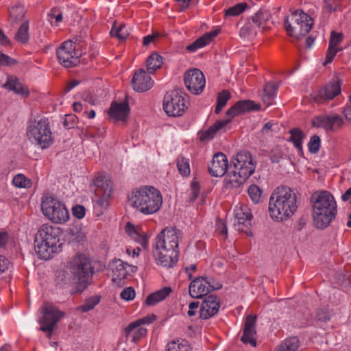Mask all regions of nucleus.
I'll return each mask as SVG.
<instances>
[{
  "label": "nucleus",
  "mask_w": 351,
  "mask_h": 351,
  "mask_svg": "<svg viewBox=\"0 0 351 351\" xmlns=\"http://www.w3.org/2000/svg\"><path fill=\"white\" fill-rule=\"evenodd\" d=\"M27 136L32 143L39 145L41 149L49 147L52 143V137L48 119L41 118L31 123L28 126Z\"/></svg>",
  "instance_id": "8"
},
{
  "label": "nucleus",
  "mask_w": 351,
  "mask_h": 351,
  "mask_svg": "<svg viewBox=\"0 0 351 351\" xmlns=\"http://www.w3.org/2000/svg\"><path fill=\"white\" fill-rule=\"evenodd\" d=\"M184 81L187 89L195 95L202 92L206 84L203 73L197 69H192L186 72Z\"/></svg>",
  "instance_id": "14"
},
{
  "label": "nucleus",
  "mask_w": 351,
  "mask_h": 351,
  "mask_svg": "<svg viewBox=\"0 0 351 351\" xmlns=\"http://www.w3.org/2000/svg\"><path fill=\"white\" fill-rule=\"evenodd\" d=\"M57 57L60 63L64 67H72L78 62L80 53L75 49V45L71 40L64 42L57 49Z\"/></svg>",
  "instance_id": "13"
},
{
  "label": "nucleus",
  "mask_w": 351,
  "mask_h": 351,
  "mask_svg": "<svg viewBox=\"0 0 351 351\" xmlns=\"http://www.w3.org/2000/svg\"><path fill=\"white\" fill-rule=\"evenodd\" d=\"M256 322V317L255 315H250L247 316L243 328V334L241 338V340L243 343H250L254 347L256 346L255 339V335L256 334L255 328Z\"/></svg>",
  "instance_id": "23"
},
{
  "label": "nucleus",
  "mask_w": 351,
  "mask_h": 351,
  "mask_svg": "<svg viewBox=\"0 0 351 351\" xmlns=\"http://www.w3.org/2000/svg\"><path fill=\"white\" fill-rule=\"evenodd\" d=\"M120 296L123 300H132L135 297V291L132 287H127L121 291Z\"/></svg>",
  "instance_id": "57"
},
{
  "label": "nucleus",
  "mask_w": 351,
  "mask_h": 351,
  "mask_svg": "<svg viewBox=\"0 0 351 351\" xmlns=\"http://www.w3.org/2000/svg\"><path fill=\"white\" fill-rule=\"evenodd\" d=\"M147 330L145 328L136 326L131 330H128V326L125 328V334L127 337H130L132 342L138 341L141 337L146 335Z\"/></svg>",
  "instance_id": "41"
},
{
  "label": "nucleus",
  "mask_w": 351,
  "mask_h": 351,
  "mask_svg": "<svg viewBox=\"0 0 351 351\" xmlns=\"http://www.w3.org/2000/svg\"><path fill=\"white\" fill-rule=\"evenodd\" d=\"M34 250L39 258L48 260L58 253L60 248V245H51L49 243L43 242L40 239L35 237Z\"/></svg>",
  "instance_id": "22"
},
{
  "label": "nucleus",
  "mask_w": 351,
  "mask_h": 351,
  "mask_svg": "<svg viewBox=\"0 0 351 351\" xmlns=\"http://www.w3.org/2000/svg\"><path fill=\"white\" fill-rule=\"evenodd\" d=\"M186 108V100L180 90H173L165 94L163 109L168 116H182Z\"/></svg>",
  "instance_id": "11"
},
{
  "label": "nucleus",
  "mask_w": 351,
  "mask_h": 351,
  "mask_svg": "<svg viewBox=\"0 0 351 351\" xmlns=\"http://www.w3.org/2000/svg\"><path fill=\"white\" fill-rule=\"evenodd\" d=\"M312 19L302 10H295L286 17L284 27L290 36L300 40L311 29Z\"/></svg>",
  "instance_id": "7"
},
{
  "label": "nucleus",
  "mask_w": 351,
  "mask_h": 351,
  "mask_svg": "<svg viewBox=\"0 0 351 351\" xmlns=\"http://www.w3.org/2000/svg\"><path fill=\"white\" fill-rule=\"evenodd\" d=\"M162 64V57L157 53H152L147 59V69L149 73H153Z\"/></svg>",
  "instance_id": "38"
},
{
  "label": "nucleus",
  "mask_w": 351,
  "mask_h": 351,
  "mask_svg": "<svg viewBox=\"0 0 351 351\" xmlns=\"http://www.w3.org/2000/svg\"><path fill=\"white\" fill-rule=\"evenodd\" d=\"M247 191L250 199L254 203L257 204L261 201L262 192L258 186L255 184L251 185L248 188Z\"/></svg>",
  "instance_id": "50"
},
{
  "label": "nucleus",
  "mask_w": 351,
  "mask_h": 351,
  "mask_svg": "<svg viewBox=\"0 0 351 351\" xmlns=\"http://www.w3.org/2000/svg\"><path fill=\"white\" fill-rule=\"evenodd\" d=\"M48 16L50 18H54L56 19V21L57 23H60L62 20V14L60 12H59L58 9L54 8L51 10L50 12L49 13Z\"/></svg>",
  "instance_id": "63"
},
{
  "label": "nucleus",
  "mask_w": 351,
  "mask_h": 351,
  "mask_svg": "<svg viewBox=\"0 0 351 351\" xmlns=\"http://www.w3.org/2000/svg\"><path fill=\"white\" fill-rule=\"evenodd\" d=\"M256 162L247 151H241L230 160L228 175L226 178L227 187H239L254 172Z\"/></svg>",
  "instance_id": "3"
},
{
  "label": "nucleus",
  "mask_w": 351,
  "mask_h": 351,
  "mask_svg": "<svg viewBox=\"0 0 351 351\" xmlns=\"http://www.w3.org/2000/svg\"><path fill=\"white\" fill-rule=\"evenodd\" d=\"M67 237L71 242H80L84 238V234L75 226L68 229Z\"/></svg>",
  "instance_id": "46"
},
{
  "label": "nucleus",
  "mask_w": 351,
  "mask_h": 351,
  "mask_svg": "<svg viewBox=\"0 0 351 351\" xmlns=\"http://www.w3.org/2000/svg\"><path fill=\"white\" fill-rule=\"evenodd\" d=\"M300 341L297 337L285 339L274 351H296L299 348Z\"/></svg>",
  "instance_id": "35"
},
{
  "label": "nucleus",
  "mask_w": 351,
  "mask_h": 351,
  "mask_svg": "<svg viewBox=\"0 0 351 351\" xmlns=\"http://www.w3.org/2000/svg\"><path fill=\"white\" fill-rule=\"evenodd\" d=\"M311 199L313 208H315L317 211L322 210V208L337 205L335 198L328 191L315 192L311 195Z\"/></svg>",
  "instance_id": "24"
},
{
  "label": "nucleus",
  "mask_w": 351,
  "mask_h": 351,
  "mask_svg": "<svg viewBox=\"0 0 351 351\" xmlns=\"http://www.w3.org/2000/svg\"><path fill=\"white\" fill-rule=\"evenodd\" d=\"M278 87V84L271 82L266 83L263 94V101L264 103L268 106L272 104L273 100L276 96Z\"/></svg>",
  "instance_id": "34"
},
{
  "label": "nucleus",
  "mask_w": 351,
  "mask_h": 351,
  "mask_svg": "<svg viewBox=\"0 0 351 351\" xmlns=\"http://www.w3.org/2000/svg\"><path fill=\"white\" fill-rule=\"evenodd\" d=\"M337 215V205L324 208L317 211L313 208V217L315 226L317 228L324 229L327 228Z\"/></svg>",
  "instance_id": "17"
},
{
  "label": "nucleus",
  "mask_w": 351,
  "mask_h": 351,
  "mask_svg": "<svg viewBox=\"0 0 351 351\" xmlns=\"http://www.w3.org/2000/svg\"><path fill=\"white\" fill-rule=\"evenodd\" d=\"M3 87L14 91L16 94L27 97L29 95V91L23 86V84L19 82V80L14 76H8L5 84Z\"/></svg>",
  "instance_id": "30"
},
{
  "label": "nucleus",
  "mask_w": 351,
  "mask_h": 351,
  "mask_svg": "<svg viewBox=\"0 0 351 351\" xmlns=\"http://www.w3.org/2000/svg\"><path fill=\"white\" fill-rule=\"evenodd\" d=\"M246 3H239L226 10V16H235L241 14L247 8Z\"/></svg>",
  "instance_id": "49"
},
{
  "label": "nucleus",
  "mask_w": 351,
  "mask_h": 351,
  "mask_svg": "<svg viewBox=\"0 0 351 351\" xmlns=\"http://www.w3.org/2000/svg\"><path fill=\"white\" fill-rule=\"evenodd\" d=\"M96 189L95 191V198L93 199L95 208L106 209L108 206V198L112 192V182L106 178V176L99 175L94 180Z\"/></svg>",
  "instance_id": "12"
},
{
  "label": "nucleus",
  "mask_w": 351,
  "mask_h": 351,
  "mask_svg": "<svg viewBox=\"0 0 351 351\" xmlns=\"http://www.w3.org/2000/svg\"><path fill=\"white\" fill-rule=\"evenodd\" d=\"M167 351H193L188 341L184 339L172 341L167 346Z\"/></svg>",
  "instance_id": "39"
},
{
  "label": "nucleus",
  "mask_w": 351,
  "mask_h": 351,
  "mask_svg": "<svg viewBox=\"0 0 351 351\" xmlns=\"http://www.w3.org/2000/svg\"><path fill=\"white\" fill-rule=\"evenodd\" d=\"M177 167L180 173L183 176H188L190 175L191 171L189 160L183 157L178 158Z\"/></svg>",
  "instance_id": "44"
},
{
  "label": "nucleus",
  "mask_w": 351,
  "mask_h": 351,
  "mask_svg": "<svg viewBox=\"0 0 351 351\" xmlns=\"http://www.w3.org/2000/svg\"><path fill=\"white\" fill-rule=\"evenodd\" d=\"M342 0H324V8L330 13L339 10Z\"/></svg>",
  "instance_id": "52"
},
{
  "label": "nucleus",
  "mask_w": 351,
  "mask_h": 351,
  "mask_svg": "<svg viewBox=\"0 0 351 351\" xmlns=\"http://www.w3.org/2000/svg\"><path fill=\"white\" fill-rule=\"evenodd\" d=\"M171 288L169 287H164L159 291L149 295L145 300L148 306H153L158 302L165 300L171 292Z\"/></svg>",
  "instance_id": "33"
},
{
  "label": "nucleus",
  "mask_w": 351,
  "mask_h": 351,
  "mask_svg": "<svg viewBox=\"0 0 351 351\" xmlns=\"http://www.w3.org/2000/svg\"><path fill=\"white\" fill-rule=\"evenodd\" d=\"M229 166L227 157L221 152L214 154L210 164L208 165L209 173L213 177L223 176L229 172Z\"/></svg>",
  "instance_id": "19"
},
{
  "label": "nucleus",
  "mask_w": 351,
  "mask_h": 351,
  "mask_svg": "<svg viewBox=\"0 0 351 351\" xmlns=\"http://www.w3.org/2000/svg\"><path fill=\"white\" fill-rule=\"evenodd\" d=\"M41 209L43 215L56 223H64L69 218V211L65 206L51 196L43 197Z\"/></svg>",
  "instance_id": "10"
},
{
  "label": "nucleus",
  "mask_w": 351,
  "mask_h": 351,
  "mask_svg": "<svg viewBox=\"0 0 351 351\" xmlns=\"http://www.w3.org/2000/svg\"><path fill=\"white\" fill-rule=\"evenodd\" d=\"M42 316L38 319L40 325L39 330L45 332L47 338H51L54 328L58 322L64 317L65 313L49 302L45 303L40 308Z\"/></svg>",
  "instance_id": "9"
},
{
  "label": "nucleus",
  "mask_w": 351,
  "mask_h": 351,
  "mask_svg": "<svg viewBox=\"0 0 351 351\" xmlns=\"http://www.w3.org/2000/svg\"><path fill=\"white\" fill-rule=\"evenodd\" d=\"M76 117L73 114L65 115L63 125L66 129L73 128L75 124Z\"/></svg>",
  "instance_id": "58"
},
{
  "label": "nucleus",
  "mask_w": 351,
  "mask_h": 351,
  "mask_svg": "<svg viewBox=\"0 0 351 351\" xmlns=\"http://www.w3.org/2000/svg\"><path fill=\"white\" fill-rule=\"evenodd\" d=\"M290 137L288 140L291 142L295 148L298 150H302V140L304 138V134L298 128H294L289 131Z\"/></svg>",
  "instance_id": "37"
},
{
  "label": "nucleus",
  "mask_w": 351,
  "mask_h": 351,
  "mask_svg": "<svg viewBox=\"0 0 351 351\" xmlns=\"http://www.w3.org/2000/svg\"><path fill=\"white\" fill-rule=\"evenodd\" d=\"M156 318V316L154 314L149 315L141 319H139L128 326V330H131L136 326H139L142 324H152Z\"/></svg>",
  "instance_id": "47"
},
{
  "label": "nucleus",
  "mask_w": 351,
  "mask_h": 351,
  "mask_svg": "<svg viewBox=\"0 0 351 351\" xmlns=\"http://www.w3.org/2000/svg\"><path fill=\"white\" fill-rule=\"evenodd\" d=\"M316 318L319 321L326 322L330 318V313L324 309H318L316 314Z\"/></svg>",
  "instance_id": "62"
},
{
  "label": "nucleus",
  "mask_w": 351,
  "mask_h": 351,
  "mask_svg": "<svg viewBox=\"0 0 351 351\" xmlns=\"http://www.w3.org/2000/svg\"><path fill=\"white\" fill-rule=\"evenodd\" d=\"M258 105L255 104L251 100H241L237 101L226 112V115L230 117V118L217 121L213 125L209 127L208 130L201 132L199 140L201 141L211 140L219 130L231 121L232 117L241 113L258 110Z\"/></svg>",
  "instance_id": "6"
},
{
  "label": "nucleus",
  "mask_w": 351,
  "mask_h": 351,
  "mask_svg": "<svg viewBox=\"0 0 351 351\" xmlns=\"http://www.w3.org/2000/svg\"><path fill=\"white\" fill-rule=\"evenodd\" d=\"M258 29H259V26L256 25L251 18L241 28L239 34L243 38L254 37L256 35Z\"/></svg>",
  "instance_id": "36"
},
{
  "label": "nucleus",
  "mask_w": 351,
  "mask_h": 351,
  "mask_svg": "<svg viewBox=\"0 0 351 351\" xmlns=\"http://www.w3.org/2000/svg\"><path fill=\"white\" fill-rule=\"evenodd\" d=\"M61 233V229L58 226L44 224L39 229L36 237L43 240V242L49 243L51 245H60V248L62 245L60 243Z\"/></svg>",
  "instance_id": "18"
},
{
  "label": "nucleus",
  "mask_w": 351,
  "mask_h": 351,
  "mask_svg": "<svg viewBox=\"0 0 351 351\" xmlns=\"http://www.w3.org/2000/svg\"><path fill=\"white\" fill-rule=\"evenodd\" d=\"M199 184L195 181H193L191 184L190 193L189 195V201L191 202H194L197 199V197H198V195H199Z\"/></svg>",
  "instance_id": "56"
},
{
  "label": "nucleus",
  "mask_w": 351,
  "mask_h": 351,
  "mask_svg": "<svg viewBox=\"0 0 351 351\" xmlns=\"http://www.w3.org/2000/svg\"><path fill=\"white\" fill-rule=\"evenodd\" d=\"M110 34L112 36L117 37L120 40H125L129 36V32L125 25H121L119 27L114 25L110 30Z\"/></svg>",
  "instance_id": "42"
},
{
  "label": "nucleus",
  "mask_w": 351,
  "mask_h": 351,
  "mask_svg": "<svg viewBox=\"0 0 351 351\" xmlns=\"http://www.w3.org/2000/svg\"><path fill=\"white\" fill-rule=\"evenodd\" d=\"M298 208L297 197L291 188L286 186L278 187L271 193L269 200V213L270 217L282 221L289 219Z\"/></svg>",
  "instance_id": "2"
},
{
  "label": "nucleus",
  "mask_w": 351,
  "mask_h": 351,
  "mask_svg": "<svg viewBox=\"0 0 351 351\" xmlns=\"http://www.w3.org/2000/svg\"><path fill=\"white\" fill-rule=\"evenodd\" d=\"M129 204L144 215L156 213L162 203L159 191L153 186H145L133 191L128 198Z\"/></svg>",
  "instance_id": "4"
},
{
  "label": "nucleus",
  "mask_w": 351,
  "mask_h": 351,
  "mask_svg": "<svg viewBox=\"0 0 351 351\" xmlns=\"http://www.w3.org/2000/svg\"><path fill=\"white\" fill-rule=\"evenodd\" d=\"M271 14L269 10L265 8H261L251 18L256 25L259 26V29L263 30L266 27L267 23L271 19Z\"/></svg>",
  "instance_id": "32"
},
{
  "label": "nucleus",
  "mask_w": 351,
  "mask_h": 351,
  "mask_svg": "<svg viewBox=\"0 0 351 351\" xmlns=\"http://www.w3.org/2000/svg\"><path fill=\"white\" fill-rule=\"evenodd\" d=\"M205 280L206 281V285L208 289L209 292L214 290L220 289L222 287V285L215 280L213 277L210 276H204Z\"/></svg>",
  "instance_id": "55"
},
{
  "label": "nucleus",
  "mask_w": 351,
  "mask_h": 351,
  "mask_svg": "<svg viewBox=\"0 0 351 351\" xmlns=\"http://www.w3.org/2000/svg\"><path fill=\"white\" fill-rule=\"evenodd\" d=\"M321 145V140L318 135L314 134L310 138L308 143V151L312 154L318 152Z\"/></svg>",
  "instance_id": "51"
},
{
  "label": "nucleus",
  "mask_w": 351,
  "mask_h": 351,
  "mask_svg": "<svg viewBox=\"0 0 351 351\" xmlns=\"http://www.w3.org/2000/svg\"><path fill=\"white\" fill-rule=\"evenodd\" d=\"M99 298L98 296H94L89 298L85 302V303L80 306V309L82 312H88L90 310L94 308V307L99 302Z\"/></svg>",
  "instance_id": "53"
},
{
  "label": "nucleus",
  "mask_w": 351,
  "mask_h": 351,
  "mask_svg": "<svg viewBox=\"0 0 351 351\" xmlns=\"http://www.w3.org/2000/svg\"><path fill=\"white\" fill-rule=\"evenodd\" d=\"M10 261L5 256L0 255V284L6 281V273L9 269Z\"/></svg>",
  "instance_id": "45"
},
{
  "label": "nucleus",
  "mask_w": 351,
  "mask_h": 351,
  "mask_svg": "<svg viewBox=\"0 0 351 351\" xmlns=\"http://www.w3.org/2000/svg\"><path fill=\"white\" fill-rule=\"evenodd\" d=\"M130 111L128 102L125 100L118 103L114 101L108 110L109 116L115 120L125 121Z\"/></svg>",
  "instance_id": "27"
},
{
  "label": "nucleus",
  "mask_w": 351,
  "mask_h": 351,
  "mask_svg": "<svg viewBox=\"0 0 351 351\" xmlns=\"http://www.w3.org/2000/svg\"><path fill=\"white\" fill-rule=\"evenodd\" d=\"M282 158V154L280 151H272L270 154V160L274 163H278Z\"/></svg>",
  "instance_id": "64"
},
{
  "label": "nucleus",
  "mask_w": 351,
  "mask_h": 351,
  "mask_svg": "<svg viewBox=\"0 0 351 351\" xmlns=\"http://www.w3.org/2000/svg\"><path fill=\"white\" fill-rule=\"evenodd\" d=\"M343 123V119L338 114L319 115L311 120L313 127L321 128L326 131H335L340 128Z\"/></svg>",
  "instance_id": "16"
},
{
  "label": "nucleus",
  "mask_w": 351,
  "mask_h": 351,
  "mask_svg": "<svg viewBox=\"0 0 351 351\" xmlns=\"http://www.w3.org/2000/svg\"><path fill=\"white\" fill-rule=\"evenodd\" d=\"M29 21H24L16 32L14 38L19 43L22 44L27 43L29 40Z\"/></svg>",
  "instance_id": "40"
},
{
  "label": "nucleus",
  "mask_w": 351,
  "mask_h": 351,
  "mask_svg": "<svg viewBox=\"0 0 351 351\" xmlns=\"http://www.w3.org/2000/svg\"><path fill=\"white\" fill-rule=\"evenodd\" d=\"M220 307V302L215 295H209L204 298L199 309V317L207 319L216 315Z\"/></svg>",
  "instance_id": "20"
},
{
  "label": "nucleus",
  "mask_w": 351,
  "mask_h": 351,
  "mask_svg": "<svg viewBox=\"0 0 351 351\" xmlns=\"http://www.w3.org/2000/svg\"><path fill=\"white\" fill-rule=\"evenodd\" d=\"M189 295L193 298H202L209 293L204 276H199L191 280L189 287Z\"/></svg>",
  "instance_id": "25"
},
{
  "label": "nucleus",
  "mask_w": 351,
  "mask_h": 351,
  "mask_svg": "<svg viewBox=\"0 0 351 351\" xmlns=\"http://www.w3.org/2000/svg\"><path fill=\"white\" fill-rule=\"evenodd\" d=\"M12 184L18 188H26L30 186L31 181L23 174L19 173L13 178Z\"/></svg>",
  "instance_id": "48"
},
{
  "label": "nucleus",
  "mask_w": 351,
  "mask_h": 351,
  "mask_svg": "<svg viewBox=\"0 0 351 351\" xmlns=\"http://www.w3.org/2000/svg\"><path fill=\"white\" fill-rule=\"evenodd\" d=\"M86 209L82 205H75L72 208L73 216L77 219H82L84 217Z\"/></svg>",
  "instance_id": "61"
},
{
  "label": "nucleus",
  "mask_w": 351,
  "mask_h": 351,
  "mask_svg": "<svg viewBox=\"0 0 351 351\" xmlns=\"http://www.w3.org/2000/svg\"><path fill=\"white\" fill-rule=\"evenodd\" d=\"M219 30H213L207 32L202 36L195 40L193 43L186 47V50L190 52H195L198 49L202 48L209 44L213 39L218 34Z\"/></svg>",
  "instance_id": "29"
},
{
  "label": "nucleus",
  "mask_w": 351,
  "mask_h": 351,
  "mask_svg": "<svg viewBox=\"0 0 351 351\" xmlns=\"http://www.w3.org/2000/svg\"><path fill=\"white\" fill-rule=\"evenodd\" d=\"M25 13L24 6L20 3L10 7L9 8L8 22L12 26L18 24L24 18Z\"/></svg>",
  "instance_id": "31"
},
{
  "label": "nucleus",
  "mask_w": 351,
  "mask_h": 351,
  "mask_svg": "<svg viewBox=\"0 0 351 351\" xmlns=\"http://www.w3.org/2000/svg\"><path fill=\"white\" fill-rule=\"evenodd\" d=\"M69 269L77 284L76 292L82 293L92 282L93 267L86 256L76 254L69 262Z\"/></svg>",
  "instance_id": "5"
},
{
  "label": "nucleus",
  "mask_w": 351,
  "mask_h": 351,
  "mask_svg": "<svg viewBox=\"0 0 351 351\" xmlns=\"http://www.w3.org/2000/svg\"><path fill=\"white\" fill-rule=\"evenodd\" d=\"M342 38V34L332 32L329 41V46L336 47V46L341 41Z\"/></svg>",
  "instance_id": "59"
},
{
  "label": "nucleus",
  "mask_w": 351,
  "mask_h": 351,
  "mask_svg": "<svg viewBox=\"0 0 351 351\" xmlns=\"http://www.w3.org/2000/svg\"><path fill=\"white\" fill-rule=\"evenodd\" d=\"M341 93L340 83L337 80L332 82L321 88L317 93L313 95V99L317 104H324L334 99Z\"/></svg>",
  "instance_id": "15"
},
{
  "label": "nucleus",
  "mask_w": 351,
  "mask_h": 351,
  "mask_svg": "<svg viewBox=\"0 0 351 351\" xmlns=\"http://www.w3.org/2000/svg\"><path fill=\"white\" fill-rule=\"evenodd\" d=\"M181 232L176 228H164L155 238L152 254L157 265L171 268L178 263V239Z\"/></svg>",
  "instance_id": "1"
},
{
  "label": "nucleus",
  "mask_w": 351,
  "mask_h": 351,
  "mask_svg": "<svg viewBox=\"0 0 351 351\" xmlns=\"http://www.w3.org/2000/svg\"><path fill=\"white\" fill-rule=\"evenodd\" d=\"M337 51L338 49H336V47L328 46V49L326 52V61L324 62V65H326L327 64L332 62Z\"/></svg>",
  "instance_id": "60"
},
{
  "label": "nucleus",
  "mask_w": 351,
  "mask_h": 351,
  "mask_svg": "<svg viewBox=\"0 0 351 351\" xmlns=\"http://www.w3.org/2000/svg\"><path fill=\"white\" fill-rule=\"evenodd\" d=\"M235 217L238 221V230H243V228H248L251 225L252 214L250 210L245 205H242L235 210Z\"/></svg>",
  "instance_id": "28"
},
{
  "label": "nucleus",
  "mask_w": 351,
  "mask_h": 351,
  "mask_svg": "<svg viewBox=\"0 0 351 351\" xmlns=\"http://www.w3.org/2000/svg\"><path fill=\"white\" fill-rule=\"evenodd\" d=\"M132 85L135 91L145 92L152 87L153 81L144 69H139L133 75Z\"/></svg>",
  "instance_id": "21"
},
{
  "label": "nucleus",
  "mask_w": 351,
  "mask_h": 351,
  "mask_svg": "<svg viewBox=\"0 0 351 351\" xmlns=\"http://www.w3.org/2000/svg\"><path fill=\"white\" fill-rule=\"evenodd\" d=\"M56 282L61 285H65L71 282L69 274L64 271H58L56 276Z\"/></svg>",
  "instance_id": "54"
},
{
  "label": "nucleus",
  "mask_w": 351,
  "mask_h": 351,
  "mask_svg": "<svg viewBox=\"0 0 351 351\" xmlns=\"http://www.w3.org/2000/svg\"><path fill=\"white\" fill-rule=\"evenodd\" d=\"M126 265H128L120 259H114L109 264V268L113 274L112 281L119 286L123 283V280L128 275Z\"/></svg>",
  "instance_id": "26"
},
{
  "label": "nucleus",
  "mask_w": 351,
  "mask_h": 351,
  "mask_svg": "<svg viewBox=\"0 0 351 351\" xmlns=\"http://www.w3.org/2000/svg\"><path fill=\"white\" fill-rule=\"evenodd\" d=\"M230 98V95L228 90H223L219 93L217 99V106L215 108V113L218 114L221 112L222 108L226 105L228 101Z\"/></svg>",
  "instance_id": "43"
}]
</instances>
